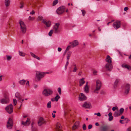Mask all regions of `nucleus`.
<instances>
[{"label":"nucleus","mask_w":131,"mask_h":131,"mask_svg":"<svg viewBox=\"0 0 131 131\" xmlns=\"http://www.w3.org/2000/svg\"><path fill=\"white\" fill-rule=\"evenodd\" d=\"M88 82H86V84L84 88V90L86 93H88L89 92V88L88 85Z\"/></svg>","instance_id":"21"},{"label":"nucleus","mask_w":131,"mask_h":131,"mask_svg":"<svg viewBox=\"0 0 131 131\" xmlns=\"http://www.w3.org/2000/svg\"><path fill=\"white\" fill-rule=\"evenodd\" d=\"M28 19L29 21H33L35 19V18L34 17L30 16L29 17Z\"/></svg>","instance_id":"38"},{"label":"nucleus","mask_w":131,"mask_h":131,"mask_svg":"<svg viewBox=\"0 0 131 131\" xmlns=\"http://www.w3.org/2000/svg\"><path fill=\"white\" fill-rule=\"evenodd\" d=\"M97 72V71L96 70H94L93 72V73L95 75L96 74V73Z\"/></svg>","instance_id":"64"},{"label":"nucleus","mask_w":131,"mask_h":131,"mask_svg":"<svg viewBox=\"0 0 131 131\" xmlns=\"http://www.w3.org/2000/svg\"><path fill=\"white\" fill-rule=\"evenodd\" d=\"M62 50V48L60 47H58V51L59 52H60Z\"/></svg>","instance_id":"60"},{"label":"nucleus","mask_w":131,"mask_h":131,"mask_svg":"<svg viewBox=\"0 0 131 131\" xmlns=\"http://www.w3.org/2000/svg\"><path fill=\"white\" fill-rule=\"evenodd\" d=\"M126 130L127 131H131V127H129Z\"/></svg>","instance_id":"59"},{"label":"nucleus","mask_w":131,"mask_h":131,"mask_svg":"<svg viewBox=\"0 0 131 131\" xmlns=\"http://www.w3.org/2000/svg\"><path fill=\"white\" fill-rule=\"evenodd\" d=\"M51 101H49L47 104V107L48 108H50L51 107Z\"/></svg>","instance_id":"33"},{"label":"nucleus","mask_w":131,"mask_h":131,"mask_svg":"<svg viewBox=\"0 0 131 131\" xmlns=\"http://www.w3.org/2000/svg\"><path fill=\"white\" fill-rule=\"evenodd\" d=\"M65 9V7L64 6H62L57 9L56 11L57 13L59 15L61 14L64 12Z\"/></svg>","instance_id":"9"},{"label":"nucleus","mask_w":131,"mask_h":131,"mask_svg":"<svg viewBox=\"0 0 131 131\" xmlns=\"http://www.w3.org/2000/svg\"><path fill=\"white\" fill-rule=\"evenodd\" d=\"M33 123L32 124V131H37V129L36 128L32 126Z\"/></svg>","instance_id":"43"},{"label":"nucleus","mask_w":131,"mask_h":131,"mask_svg":"<svg viewBox=\"0 0 131 131\" xmlns=\"http://www.w3.org/2000/svg\"><path fill=\"white\" fill-rule=\"evenodd\" d=\"M43 17L42 16H38L37 20L38 21H40L41 20H42H42H43Z\"/></svg>","instance_id":"36"},{"label":"nucleus","mask_w":131,"mask_h":131,"mask_svg":"<svg viewBox=\"0 0 131 131\" xmlns=\"http://www.w3.org/2000/svg\"><path fill=\"white\" fill-rule=\"evenodd\" d=\"M4 3L6 8H7L10 4V0H4Z\"/></svg>","instance_id":"23"},{"label":"nucleus","mask_w":131,"mask_h":131,"mask_svg":"<svg viewBox=\"0 0 131 131\" xmlns=\"http://www.w3.org/2000/svg\"><path fill=\"white\" fill-rule=\"evenodd\" d=\"M60 98V96L58 95H57L54 98V99L56 101H57Z\"/></svg>","instance_id":"40"},{"label":"nucleus","mask_w":131,"mask_h":131,"mask_svg":"<svg viewBox=\"0 0 131 131\" xmlns=\"http://www.w3.org/2000/svg\"><path fill=\"white\" fill-rule=\"evenodd\" d=\"M35 11L32 10V12H30V14L31 15H34L35 14Z\"/></svg>","instance_id":"58"},{"label":"nucleus","mask_w":131,"mask_h":131,"mask_svg":"<svg viewBox=\"0 0 131 131\" xmlns=\"http://www.w3.org/2000/svg\"><path fill=\"white\" fill-rule=\"evenodd\" d=\"M119 80L118 79H117L114 82V84L115 85H117L119 82Z\"/></svg>","instance_id":"45"},{"label":"nucleus","mask_w":131,"mask_h":131,"mask_svg":"<svg viewBox=\"0 0 131 131\" xmlns=\"http://www.w3.org/2000/svg\"><path fill=\"white\" fill-rule=\"evenodd\" d=\"M46 121L42 117H40L38 122V124L39 126H41L43 124H45Z\"/></svg>","instance_id":"16"},{"label":"nucleus","mask_w":131,"mask_h":131,"mask_svg":"<svg viewBox=\"0 0 131 131\" xmlns=\"http://www.w3.org/2000/svg\"><path fill=\"white\" fill-rule=\"evenodd\" d=\"M91 105L90 103L89 102H85L82 105V106L87 108H90L91 107Z\"/></svg>","instance_id":"15"},{"label":"nucleus","mask_w":131,"mask_h":131,"mask_svg":"<svg viewBox=\"0 0 131 131\" xmlns=\"http://www.w3.org/2000/svg\"><path fill=\"white\" fill-rule=\"evenodd\" d=\"M60 24L59 23H56L53 26V29H52L55 33H57L59 31V26Z\"/></svg>","instance_id":"7"},{"label":"nucleus","mask_w":131,"mask_h":131,"mask_svg":"<svg viewBox=\"0 0 131 131\" xmlns=\"http://www.w3.org/2000/svg\"><path fill=\"white\" fill-rule=\"evenodd\" d=\"M30 123V119L27 118L26 121L24 122L23 121H22L21 122V124L24 125H28Z\"/></svg>","instance_id":"20"},{"label":"nucleus","mask_w":131,"mask_h":131,"mask_svg":"<svg viewBox=\"0 0 131 131\" xmlns=\"http://www.w3.org/2000/svg\"><path fill=\"white\" fill-rule=\"evenodd\" d=\"M112 113L111 112H110L108 114V116H109V117H111V116H112Z\"/></svg>","instance_id":"62"},{"label":"nucleus","mask_w":131,"mask_h":131,"mask_svg":"<svg viewBox=\"0 0 131 131\" xmlns=\"http://www.w3.org/2000/svg\"><path fill=\"white\" fill-rule=\"evenodd\" d=\"M122 67L124 68H127L128 70L130 69V67L128 65L125 64H123L122 66Z\"/></svg>","instance_id":"26"},{"label":"nucleus","mask_w":131,"mask_h":131,"mask_svg":"<svg viewBox=\"0 0 131 131\" xmlns=\"http://www.w3.org/2000/svg\"><path fill=\"white\" fill-rule=\"evenodd\" d=\"M42 22L45 24V27L47 28L50 27L51 25V23L49 20H47L45 19L42 20Z\"/></svg>","instance_id":"8"},{"label":"nucleus","mask_w":131,"mask_h":131,"mask_svg":"<svg viewBox=\"0 0 131 131\" xmlns=\"http://www.w3.org/2000/svg\"><path fill=\"white\" fill-rule=\"evenodd\" d=\"M108 129V128L107 126H103L101 127V130L102 131H107Z\"/></svg>","instance_id":"27"},{"label":"nucleus","mask_w":131,"mask_h":131,"mask_svg":"<svg viewBox=\"0 0 131 131\" xmlns=\"http://www.w3.org/2000/svg\"><path fill=\"white\" fill-rule=\"evenodd\" d=\"M128 9V8L127 7H126L124 8V10L125 11H126Z\"/></svg>","instance_id":"63"},{"label":"nucleus","mask_w":131,"mask_h":131,"mask_svg":"<svg viewBox=\"0 0 131 131\" xmlns=\"http://www.w3.org/2000/svg\"><path fill=\"white\" fill-rule=\"evenodd\" d=\"M13 106L12 104L7 106L5 108V110L9 114H11L13 112Z\"/></svg>","instance_id":"10"},{"label":"nucleus","mask_w":131,"mask_h":131,"mask_svg":"<svg viewBox=\"0 0 131 131\" xmlns=\"http://www.w3.org/2000/svg\"><path fill=\"white\" fill-rule=\"evenodd\" d=\"M58 2V0H56L54 1L53 3V6H54L56 5Z\"/></svg>","instance_id":"39"},{"label":"nucleus","mask_w":131,"mask_h":131,"mask_svg":"<svg viewBox=\"0 0 131 131\" xmlns=\"http://www.w3.org/2000/svg\"><path fill=\"white\" fill-rule=\"evenodd\" d=\"M20 24V29L23 33L25 34L26 31V26L24 23L21 21H19Z\"/></svg>","instance_id":"3"},{"label":"nucleus","mask_w":131,"mask_h":131,"mask_svg":"<svg viewBox=\"0 0 131 131\" xmlns=\"http://www.w3.org/2000/svg\"><path fill=\"white\" fill-rule=\"evenodd\" d=\"M30 54L31 56L37 59L38 60H39L40 59V58L39 57H38L36 55H35V54H34L33 53L30 52Z\"/></svg>","instance_id":"28"},{"label":"nucleus","mask_w":131,"mask_h":131,"mask_svg":"<svg viewBox=\"0 0 131 131\" xmlns=\"http://www.w3.org/2000/svg\"><path fill=\"white\" fill-rule=\"evenodd\" d=\"M80 83V86H81L82 85V79H81L80 80V81L79 82Z\"/></svg>","instance_id":"56"},{"label":"nucleus","mask_w":131,"mask_h":131,"mask_svg":"<svg viewBox=\"0 0 131 131\" xmlns=\"http://www.w3.org/2000/svg\"><path fill=\"white\" fill-rule=\"evenodd\" d=\"M69 64V61H67V62H66V64L65 66V68L66 69H67V66H68V65Z\"/></svg>","instance_id":"48"},{"label":"nucleus","mask_w":131,"mask_h":131,"mask_svg":"<svg viewBox=\"0 0 131 131\" xmlns=\"http://www.w3.org/2000/svg\"><path fill=\"white\" fill-rule=\"evenodd\" d=\"M6 60L8 61H10L12 58V57L11 56L6 55Z\"/></svg>","instance_id":"29"},{"label":"nucleus","mask_w":131,"mask_h":131,"mask_svg":"<svg viewBox=\"0 0 131 131\" xmlns=\"http://www.w3.org/2000/svg\"><path fill=\"white\" fill-rule=\"evenodd\" d=\"M64 110H67V105L65 104H64Z\"/></svg>","instance_id":"54"},{"label":"nucleus","mask_w":131,"mask_h":131,"mask_svg":"<svg viewBox=\"0 0 131 131\" xmlns=\"http://www.w3.org/2000/svg\"><path fill=\"white\" fill-rule=\"evenodd\" d=\"M14 104V105H15L17 103V101L16 99H13Z\"/></svg>","instance_id":"50"},{"label":"nucleus","mask_w":131,"mask_h":131,"mask_svg":"<svg viewBox=\"0 0 131 131\" xmlns=\"http://www.w3.org/2000/svg\"><path fill=\"white\" fill-rule=\"evenodd\" d=\"M70 44L72 45V47H73L77 45L78 43L77 41L75 40L73 41L72 43H70Z\"/></svg>","instance_id":"24"},{"label":"nucleus","mask_w":131,"mask_h":131,"mask_svg":"<svg viewBox=\"0 0 131 131\" xmlns=\"http://www.w3.org/2000/svg\"><path fill=\"white\" fill-rule=\"evenodd\" d=\"M19 54L20 56L22 57L25 56L26 54L25 53L21 51H19Z\"/></svg>","instance_id":"32"},{"label":"nucleus","mask_w":131,"mask_h":131,"mask_svg":"<svg viewBox=\"0 0 131 131\" xmlns=\"http://www.w3.org/2000/svg\"><path fill=\"white\" fill-rule=\"evenodd\" d=\"M80 123L78 121H77L74 124L72 127V130H74L78 128L79 126Z\"/></svg>","instance_id":"18"},{"label":"nucleus","mask_w":131,"mask_h":131,"mask_svg":"<svg viewBox=\"0 0 131 131\" xmlns=\"http://www.w3.org/2000/svg\"><path fill=\"white\" fill-rule=\"evenodd\" d=\"M113 25L114 28L117 29L120 27L121 22L119 21H116L113 23Z\"/></svg>","instance_id":"12"},{"label":"nucleus","mask_w":131,"mask_h":131,"mask_svg":"<svg viewBox=\"0 0 131 131\" xmlns=\"http://www.w3.org/2000/svg\"><path fill=\"white\" fill-rule=\"evenodd\" d=\"M92 125L90 124V125H89V126H88V129H91L92 128Z\"/></svg>","instance_id":"55"},{"label":"nucleus","mask_w":131,"mask_h":131,"mask_svg":"<svg viewBox=\"0 0 131 131\" xmlns=\"http://www.w3.org/2000/svg\"><path fill=\"white\" fill-rule=\"evenodd\" d=\"M15 97L17 99L18 102L22 104L24 101V99H22V96L18 92H17L15 94Z\"/></svg>","instance_id":"5"},{"label":"nucleus","mask_w":131,"mask_h":131,"mask_svg":"<svg viewBox=\"0 0 131 131\" xmlns=\"http://www.w3.org/2000/svg\"><path fill=\"white\" fill-rule=\"evenodd\" d=\"M26 85L27 86H29V81H28L27 82H26Z\"/></svg>","instance_id":"61"},{"label":"nucleus","mask_w":131,"mask_h":131,"mask_svg":"<svg viewBox=\"0 0 131 131\" xmlns=\"http://www.w3.org/2000/svg\"><path fill=\"white\" fill-rule=\"evenodd\" d=\"M121 115V114H120V113L118 112H115L114 114V116L115 117H117Z\"/></svg>","instance_id":"30"},{"label":"nucleus","mask_w":131,"mask_h":131,"mask_svg":"<svg viewBox=\"0 0 131 131\" xmlns=\"http://www.w3.org/2000/svg\"><path fill=\"white\" fill-rule=\"evenodd\" d=\"M38 87V85H37L35 84L34 85V88L35 89H37Z\"/></svg>","instance_id":"52"},{"label":"nucleus","mask_w":131,"mask_h":131,"mask_svg":"<svg viewBox=\"0 0 131 131\" xmlns=\"http://www.w3.org/2000/svg\"><path fill=\"white\" fill-rule=\"evenodd\" d=\"M105 68L106 70L110 71L113 68V66L111 63H107L105 65Z\"/></svg>","instance_id":"14"},{"label":"nucleus","mask_w":131,"mask_h":131,"mask_svg":"<svg viewBox=\"0 0 131 131\" xmlns=\"http://www.w3.org/2000/svg\"><path fill=\"white\" fill-rule=\"evenodd\" d=\"M87 99L85 95L82 93V101L84 100H85Z\"/></svg>","instance_id":"37"},{"label":"nucleus","mask_w":131,"mask_h":131,"mask_svg":"<svg viewBox=\"0 0 131 131\" xmlns=\"http://www.w3.org/2000/svg\"><path fill=\"white\" fill-rule=\"evenodd\" d=\"M101 86V84L100 81L99 80H97L96 81V89L94 90V92L97 94L99 92L97 91L100 90Z\"/></svg>","instance_id":"6"},{"label":"nucleus","mask_w":131,"mask_h":131,"mask_svg":"<svg viewBox=\"0 0 131 131\" xmlns=\"http://www.w3.org/2000/svg\"><path fill=\"white\" fill-rule=\"evenodd\" d=\"M86 13V12L84 10H82V16H84Z\"/></svg>","instance_id":"51"},{"label":"nucleus","mask_w":131,"mask_h":131,"mask_svg":"<svg viewBox=\"0 0 131 131\" xmlns=\"http://www.w3.org/2000/svg\"><path fill=\"white\" fill-rule=\"evenodd\" d=\"M94 115H96L97 116H101V114H100V113L99 112L98 113H95L94 114Z\"/></svg>","instance_id":"57"},{"label":"nucleus","mask_w":131,"mask_h":131,"mask_svg":"<svg viewBox=\"0 0 131 131\" xmlns=\"http://www.w3.org/2000/svg\"><path fill=\"white\" fill-rule=\"evenodd\" d=\"M53 91L49 89H45L42 92L43 94L45 96H48L52 94Z\"/></svg>","instance_id":"4"},{"label":"nucleus","mask_w":131,"mask_h":131,"mask_svg":"<svg viewBox=\"0 0 131 131\" xmlns=\"http://www.w3.org/2000/svg\"><path fill=\"white\" fill-rule=\"evenodd\" d=\"M24 3L23 2H21L20 3V8H22L23 7V5H24Z\"/></svg>","instance_id":"47"},{"label":"nucleus","mask_w":131,"mask_h":131,"mask_svg":"<svg viewBox=\"0 0 131 131\" xmlns=\"http://www.w3.org/2000/svg\"><path fill=\"white\" fill-rule=\"evenodd\" d=\"M72 47V46L71 45H69L67 47V48L65 50V52H67L71 48V47Z\"/></svg>","instance_id":"35"},{"label":"nucleus","mask_w":131,"mask_h":131,"mask_svg":"<svg viewBox=\"0 0 131 131\" xmlns=\"http://www.w3.org/2000/svg\"><path fill=\"white\" fill-rule=\"evenodd\" d=\"M58 91L59 92V94L60 95L61 94V89L60 88H58Z\"/></svg>","instance_id":"46"},{"label":"nucleus","mask_w":131,"mask_h":131,"mask_svg":"<svg viewBox=\"0 0 131 131\" xmlns=\"http://www.w3.org/2000/svg\"><path fill=\"white\" fill-rule=\"evenodd\" d=\"M45 75V73L44 72H41L37 71L36 74V78L35 81L36 82H39L41 79L43 78Z\"/></svg>","instance_id":"1"},{"label":"nucleus","mask_w":131,"mask_h":131,"mask_svg":"<svg viewBox=\"0 0 131 131\" xmlns=\"http://www.w3.org/2000/svg\"><path fill=\"white\" fill-rule=\"evenodd\" d=\"M130 89V85L129 84H126L125 87V94H127L129 92Z\"/></svg>","instance_id":"17"},{"label":"nucleus","mask_w":131,"mask_h":131,"mask_svg":"<svg viewBox=\"0 0 131 131\" xmlns=\"http://www.w3.org/2000/svg\"><path fill=\"white\" fill-rule=\"evenodd\" d=\"M82 128L84 130H85L86 129V125L85 124H84Z\"/></svg>","instance_id":"49"},{"label":"nucleus","mask_w":131,"mask_h":131,"mask_svg":"<svg viewBox=\"0 0 131 131\" xmlns=\"http://www.w3.org/2000/svg\"><path fill=\"white\" fill-rule=\"evenodd\" d=\"M105 60L108 63H111L112 59L108 55L107 56Z\"/></svg>","instance_id":"22"},{"label":"nucleus","mask_w":131,"mask_h":131,"mask_svg":"<svg viewBox=\"0 0 131 131\" xmlns=\"http://www.w3.org/2000/svg\"><path fill=\"white\" fill-rule=\"evenodd\" d=\"M79 100L80 101H82V93H81L79 97Z\"/></svg>","instance_id":"44"},{"label":"nucleus","mask_w":131,"mask_h":131,"mask_svg":"<svg viewBox=\"0 0 131 131\" xmlns=\"http://www.w3.org/2000/svg\"><path fill=\"white\" fill-rule=\"evenodd\" d=\"M38 3L37 0H29L28 4H26V6L28 7L35 8Z\"/></svg>","instance_id":"2"},{"label":"nucleus","mask_w":131,"mask_h":131,"mask_svg":"<svg viewBox=\"0 0 131 131\" xmlns=\"http://www.w3.org/2000/svg\"><path fill=\"white\" fill-rule=\"evenodd\" d=\"M73 69L72 71L74 72H76L77 70V67L75 64L73 65Z\"/></svg>","instance_id":"31"},{"label":"nucleus","mask_w":131,"mask_h":131,"mask_svg":"<svg viewBox=\"0 0 131 131\" xmlns=\"http://www.w3.org/2000/svg\"><path fill=\"white\" fill-rule=\"evenodd\" d=\"M113 118V116L110 117L108 118L109 121H111L112 120Z\"/></svg>","instance_id":"53"},{"label":"nucleus","mask_w":131,"mask_h":131,"mask_svg":"<svg viewBox=\"0 0 131 131\" xmlns=\"http://www.w3.org/2000/svg\"><path fill=\"white\" fill-rule=\"evenodd\" d=\"M56 131H62L61 125L59 123H57L56 125Z\"/></svg>","instance_id":"19"},{"label":"nucleus","mask_w":131,"mask_h":131,"mask_svg":"<svg viewBox=\"0 0 131 131\" xmlns=\"http://www.w3.org/2000/svg\"><path fill=\"white\" fill-rule=\"evenodd\" d=\"M26 82V81L24 80H23L19 81V83L21 85H23Z\"/></svg>","instance_id":"34"},{"label":"nucleus","mask_w":131,"mask_h":131,"mask_svg":"<svg viewBox=\"0 0 131 131\" xmlns=\"http://www.w3.org/2000/svg\"><path fill=\"white\" fill-rule=\"evenodd\" d=\"M72 54V52L71 51H69L68 52L67 54V61H69V60L70 59V57Z\"/></svg>","instance_id":"25"},{"label":"nucleus","mask_w":131,"mask_h":131,"mask_svg":"<svg viewBox=\"0 0 131 131\" xmlns=\"http://www.w3.org/2000/svg\"><path fill=\"white\" fill-rule=\"evenodd\" d=\"M53 32L54 31L52 29L50 30L48 33V35L50 36H52V35L53 33Z\"/></svg>","instance_id":"41"},{"label":"nucleus","mask_w":131,"mask_h":131,"mask_svg":"<svg viewBox=\"0 0 131 131\" xmlns=\"http://www.w3.org/2000/svg\"><path fill=\"white\" fill-rule=\"evenodd\" d=\"M13 125V122L12 119L10 118H9L7 122V128L9 129H11Z\"/></svg>","instance_id":"11"},{"label":"nucleus","mask_w":131,"mask_h":131,"mask_svg":"<svg viewBox=\"0 0 131 131\" xmlns=\"http://www.w3.org/2000/svg\"><path fill=\"white\" fill-rule=\"evenodd\" d=\"M9 101V100L7 96L5 95L4 98L0 100V102L3 104H5L8 103Z\"/></svg>","instance_id":"13"},{"label":"nucleus","mask_w":131,"mask_h":131,"mask_svg":"<svg viewBox=\"0 0 131 131\" xmlns=\"http://www.w3.org/2000/svg\"><path fill=\"white\" fill-rule=\"evenodd\" d=\"M124 109L123 108H121L119 110L120 114L121 115L123 112Z\"/></svg>","instance_id":"42"}]
</instances>
